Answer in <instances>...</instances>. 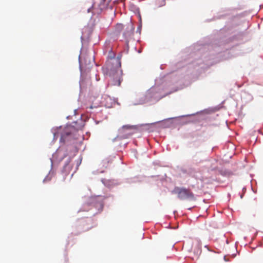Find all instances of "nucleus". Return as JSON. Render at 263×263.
<instances>
[{
    "mask_svg": "<svg viewBox=\"0 0 263 263\" xmlns=\"http://www.w3.org/2000/svg\"><path fill=\"white\" fill-rule=\"evenodd\" d=\"M121 62L118 58H114L109 62L107 65V69L111 72L114 71L116 73V80H114L112 83L114 85L119 86L122 81L121 76L122 75V71L121 70Z\"/></svg>",
    "mask_w": 263,
    "mask_h": 263,
    "instance_id": "obj_1",
    "label": "nucleus"
},
{
    "mask_svg": "<svg viewBox=\"0 0 263 263\" xmlns=\"http://www.w3.org/2000/svg\"><path fill=\"white\" fill-rule=\"evenodd\" d=\"M173 193L177 194L178 198L182 200L194 201L196 199L194 194L189 189L175 187Z\"/></svg>",
    "mask_w": 263,
    "mask_h": 263,
    "instance_id": "obj_2",
    "label": "nucleus"
},
{
    "mask_svg": "<svg viewBox=\"0 0 263 263\" xmlns=\"http://www.w3.org/2000/svg\"><path fill=\"white\" fill-rule=\"evenodd\" d=\"M110 1V0H98V2H95L91 8L88 9L87 11L93 14H99L107 8Z\"/></svg>",
    "mask_w": 263,
    "mask_h": 263,
    "instance_id": "obj_3",
    "label": "nucleus"
},
{
    "mask_svg": "<svg viewBox=\"0 0 263 263\" xmlns=\"http://www.w3.org/2000/svg\"><path fill=\"white\" fill-rule=\"evenodd\" d=\"M134 27L131 23H128L126 25L125 30L123 32V36L125 40L126 44L128 47V43L129 41L133 38L134 35Z\"/></svg>",
    "mask_w": 263,
    "mask_h": 263,
    "instance_id": "obj_4",
    "label": "nucleus"
},
{
    "mask_svg": "<svg viewBox=\"0 0 263 263\" xmlns=\"http://www.w3.org/2000/svg\"><path fill=\"white\" fill-rule=\"evenodd\" d=\"M136 129V126L133 125H124L122 127V128L120 129L121 133H125L126 130L128 132L127 133V135L130 136L133 133L131 132L133 129Z\"/></svg>",
    "mask_w": 263,
    "mask_h": 263,
    "instance_id": "obj_5",
    "label": "nucleus"
},
{
    "mask_svg": "<svg viewBox=\"0 0 263 263\" xmlns=\"http://www.w3.org/2000/svg\"><path fill=\"white\" fill-rule=\"evenodd\" d=\"M71 129H73L72 127H67L65 132L62 134L60 139L61 141L64 142L66 140V138L71 134Z\"/></svg>",
    "mask_w": 263,
    "mask_h": 263,
    "instance_id": "obj_6",
    "label": "nucleus"
},
{
    "mask_svg": "<svg viewBox=\"0 0 263 263\" xmlns=\"http://www.w3.org/2000/svg\"><path fill=\"white\" fill-rule=\"evenodd\" d=\"M125 25H123L122 24H117L115 27V31L117 32H120L122 30H124L125 28Z\"/></svg>",
    "mask_w": 263,
    "mask_h": 263,
    "instance_id": "obj_7",
    "label": "nucleus"
},
{
    "mask_svg": "<svg viewBox=\"0 0 263 263\" xmlns=\"http://www.w3.org/2000/svg\"><path fill=\"white\" fill-rule=\"evenodd\" d=\"M166 0H157V4L158 7H162L165 5Z\"/></svg>",
    "mask_w": 263,
    "mask_h": 263,
    "instance_id": "obj_8",
    "label": "nucleus"
},
{
    "mask_svg": "<svg viewBox=\"0 0 263 263\" xmlns=\"http://www.w3.org/2000/svg\"><path fill=\"white\" fill-rule=\"evenodd\" d=\"M102 105H104L105 106L106 105V104L105 103L104 101H101L99 103H95V106L94 107H97L98 106Z\"/></svg>",
    "mask_w": 263,
    "mask_h": 263,
    "instance_id": "obj_9",
    "label": "nucleus"
},
{
    "mask_svg": "<svg viewBox=\"0 0 263 263\" xmlns=\"http://www.w3.org/2000/svg\"><path fill=\"white\" fill-rule=\"evenodd\" d=\"M147 96H150V93H147Z\"/></svg>",
    "mask_w": 263,
    "mask_h": 263,
    "instance_id": "obj_10",
    "label": "nucleus"
}]
</instances>
